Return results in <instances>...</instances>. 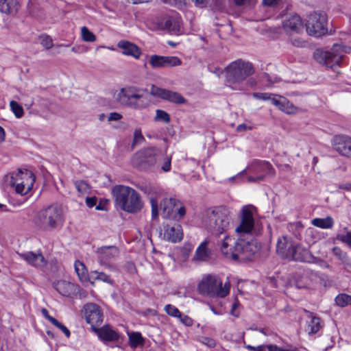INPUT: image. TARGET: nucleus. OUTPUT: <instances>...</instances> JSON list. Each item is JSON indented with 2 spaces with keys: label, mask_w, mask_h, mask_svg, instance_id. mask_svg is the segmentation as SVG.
<instances>
[{
  "label": "nucleus",
  "mask_w": 351,
  "mask_h": 351,
  "mask_svg": "<svg viewBox=\"0 0 351 351\" xmlns=\"http://www.w3.org/2000/svg\"><path fill=\"white\" fill-rule=\"evenodd\" d=\"M232 217V212L230 208L215 207L207 211L204 221V226L212 234L220 235L230 228Z\"/></svg>",
  "instance_id": "f257e3e1"
},
{
  "label": "nucleus",
  "mask_w": 351,
  "mask_h": 351,
  "mask_svg": "<svg viewBox=\"0 0 351 351\" xmlns=\"http://www.w3.org/2000/svg\"><path fill=\"white\" fill-rule=\"evenodd\" d=\"M116 204L123 210L128 213H136L141 210L143 202L140 194L134 189L117 185L112 191Z\"/></svg>",
  "instance_id": "f03ea898"
},
{
  "label": "nucleus",
  "mask_w": 351,
  "mask_h": 351,
  "mask_svg": "<svg viewBox=\"0 0 351 351\" xmlns=\"http://www.w3.org/2000/svg\"><path fill=\"white\" fill-rule=\"evenodd\" d=\"M230 282L229 280L223 284L217 276L208 274L204 276L197 286V291L202 295L225 298L230 293Z\"/></svg>",
  "instance_id": "7ed1b4c3"
},
{
  "label": "nucleus",
  "mask_w": 351,
  "mask_h": 351,
  "mask_svg": "<svg viewBox=\"0 0 351 351\" xmlns=\"http://www.w3.org/2000/svg\"><path fill=\"white\" fill-rule=\"evenodd\" d=\"M252 62L238 59L230 62L224 69L226 80L231 84H239L254 73Z\"/></svg>",
  "instance_id": "20e7f679"
},
{
  "label": "nucleus",
  "mask_w": 351,
  "mask_h": 351,
  "mask_svg": "<svg viewBox=\"0 0 351 351\" xmlns=\"http://www.w3.org/2000/svg\"><path fill=\"white\" fill-rule=\"evenodd\" d=\"M346 52V47L335 44L330 50L317 49L313 53V58L319 64L333 69L335 66L340 65Z\"/></svg>",
  "instance_id": "39448f33"
},
{
  "label": "nucleus",
  "mask_w": 351,
  "mask_h": 351,
  "mask_svg": "<svg viewBox=\"0 0 351 351\" xmlns=\"http://www.w3.org/2000/svg\"><path fill=\"white\" fill-rule=\"evenodd\" d=\"M248 171L251 175L247 177L248 182H258L263 181L266 176L275 175V170L271 165L265 160H254L240 174Z\"/></svg>",
  "instance_id": "423d86ee"
},
{
  "label": "nucleus",
  "mask_w": 351,
  "mask_h": 351,
  "mask_svg": "<svg viewBox=\"0 0 351 351\" xmlns=\"http://www.w3.org/2000/svg\"><path fill=\"white\" fill-rule=\"evenodd\" d=\"M327 14L322 11L311 13L306 23V32L315 37H320L327 34Z\"/></svg>",
  "instance_id": "0eeeda50"
},
{
  "label": "nucleus",
  "mask_w": 351,
  "mask_h": 351,
  "mask_svg": "<svg viewBox=\"0 0 351 351\" xmlns=\"http://www.w3.org/2000/svg\"><path fill=\"white\" fill-rule=\"evenodd\" d=\"M34 182L35 176L31 171L19 169L12 173L10 184L17 193L23 195L32 190Z\"/></svg>",
  "instance_id": "6e6552de"
},
{
  "label": "nucleus",
  "mask_w": 351,
  "mask_h": 351,
  "mask_svg": "<svg viewBox=\"0 0 351 351\" xmlns=\"http://www.w3.org/2000/svg\"><path fill=\"white\" fill-rule=\"evenodd\" d=\"M62 209L52 205L40 212L37 223L44 230H51L62 223Z\"/></svg>",
  "instance_id": "1a4fd4ad"
},
{
  "label": "nucleus",
  "mask_w": 351,
  "mask_h": 351,
  "mask_svg": "<svg viewBox=\"0 0 351 351\" xmlns=\"http://www.w3.org/2000/svg\"><path fill=\"white\" fill-rule=\"evenodd\" d=\"M158 152L154 147L140 150L132 156V163L140 169H149L156 166Z\"/></svg>",
  "instance_id": "9d476101"
},
{
  "label": "nucleus",
  "mask_w": 351,
  "mask_h": 351,
  "mask_svg": "<svg viewBox=\"0 0 351 351\" xmlns=\"http://www.w3.org/2000/svg\"><path fill=\"white\" fill-rule=\"evenodd\" d=\"M161 215L165 219L179 220L186 214L182 204L175 198H165L160 204Z\"/></svg>",
  "instance_id": "9b49d317"
},
{
  "label": "nucleus",
  "mask_w": 351,
  "mask_h": 351,
  "mask_svg": "<svg viewBox=\"0 0 351 351\" xmlns=\"http://www.w3.org/2000/svg\"><path fill=\"white\" fill-rule=\"evenodd\" d=\"M253 96L257 99L271 101L272 104L287 114H295L299 112L298 108L289 102V101L284 97L274 95L267 93H254Z\"/></svg>",
  "instance_id": "f8f14e48"
},
{
  "label": "nucleus",
  "mask_w": 351,
  "mask_h": 351,
  "mask_svg": "<svg viewBox=\"0 0 351 351\" xmlns=\"http://www.w3.org/2000/svg\"><path fill=\"white\" fill-rule=\"evenodd\" d=\"M117 100L123 105L134 108H144L147 105V100L143 95L134 93L132 89H120Z\"/></svg>",
  "instance_id": "ddd939ff"
},
{
  "label": "nucleus",
  "mask_w": 351,
  "mask_h": 351,
  "mask_svg": "<svg viewBox=\"0 0 351 351\" xmlns=\"http://www.w3.org/2000/svg\"><path fill=\"white\" fill-rule=\"evenodd\" d=\"M255 208L252 205L244 206L241 210L240 223L235 231L238 234H250L254 226Z\"/></svg>",
  "instance_id": "4468645a"
},
{
  "label": "nucleus",
  "mask_w": 351,
  "mask_h": 351,
  "mask_svg": "<svg viewBox=\"0 0 351 351\" xmlns=\"http://www.w3.org/2000/svg\"><path fill=\"white\" fill-rule=\"evenodd\" d=\"M84 317L91 326L92 330L103 322L104 315L100 307L94 303H88L84 306Z\"/></svg>",
  "instance_id": "2eb2a0df"
},
{
  "label": "nucleus",
  "mask_w": 351,
  "mask_h": 351,
  "mask_svg": "<svg viewBox=\"0 0 351 351\" xmlns=\"http://www.w3.org/2000/svg\"><path fill=\"white\" fill-rule=\"evenodd\" d=\"M241 245V237L237 241L230 236H226L221 243L220 250L222 254L228 259L238 260L239 246Z\"/></svg>",
  "instance_id": "dca6fc26"
},
{
  "label": "nucleus",
  "mask_w": 351,
  "mask_h": 351,
  "mask_svg": "<svg viewBox=\"0 0 351 351\" xmlns=\"http://www.w3.org/2000/svg\"><path fill=\"white\" fill-rule=\"evenodd\" d=\"M96 254L100 264L110 268V261L115 259L119 254V249L113 245L101 247L97 249Z\"/></svg>",
  "instance_id": "f3484780"
},
{
  "label": "nucleus",
  "mask_w": 351,
  "mask_h": 351,
  "mask_svg": "<svg viewBox=\"0 0 351 351\" xmlns=\"http://www.w3.org/2000/svg\"><path fill=\"white\" fill-rule=\"evenodd\" d=\"M332 145L334 149L339 154L351 158V137L345 135L335 136Z\"/></svg>",
  "instance_id": "a211bd4d"
},
{
  "label": "nucleus",
  "mask_w": 351,
  "mask_h": 351,
  "mask_svg": "<svg viewBox=\"0 0 351 351\" xmlns=\"http://www.w3.org/2000/svg\"><path fill=\"white\" fill-rule=\"evenodd\" d=\"M259 246L254 241H246L241 238V245L239 246L238 260H252L258 252Z\"/></svg>",
  "instance_id": "6ab92c4d"
},
{
  "label": "nucleus",
  "mask_w": 351,
  "mask_h": 351,
  "mask_svg": "<svg viewBox=\"0 0 351 351\" xmlns=\"http://www.w3.org/2000/svg\"><path fill=\"white\" fill-rule=\"evenodd\" d=\"M282 27L288 34H298L302 29V21L297 14H290L282 21Z\"/></svg>",
  "instance_id": "aec40b11"
},
{
  "label": "nucleus",
  "mask_w": 351,
  "mask_h": 351,
  "mask_svg": "<svg viewBox=\"0 0 351 351\" xmlns=\"http://www.w3.org/2000/svg\"><path fill=\"white\" fill-rule=\"evenodd\" d=\"M294 244L291 237L282 236L277 240L276 253L282 258L289 260Z\"/></svg>",
  "instance_id": "412c9836"
},
{
  "label": "nucleus",
  "mask_w": 351,
  "mask_h": 351,
  "mask_svg": "<svg viewBox=\"0 0 351 351\" xmlns=\"http://www.w3.org/2000/svg\"><path fill=\"white\" fill-rule=\"evenodd\" d=\"M289 260L311 263L314 257L310 251L300 243H295Z\"/></svg>",
  "instance_id": "4be33fe9"
},
{
  "label": "nucleus",
  "mask_w": 351,
  "mask_h": 351,
  "mask_svg": "<svg viewBox=\"0 0 351 351\" xmlns=\"http://www.w3.org/2000/svg\"><path fill=\"white\" fill-rule=\"evenodd\" d=\"M162 234L164 239L172 243L179 242L183 238L182 229L179 224L164 226Z\"/></svg>",
  "instance_id": "5701e85b"
},
{
  "label": "nucleus",
  "mask_w": 351,
  "mask_h": 351,
  "mask_svg": "<svg viewBox=\"0 0 351 351\" xmlns=\"http://www.w3.org/2000/svg\"><path fill=\"white\" fill-rule=\"evenodd\" d=\"M151 94L176 104L186 102V99L180 94L170 89H152Z\"/></svg>",
  "instance_id": "b1692460"
},
{
  "label": "nucleus",
  "mask_w": 351,
  "mask_h": 351,
  "mask_svg": "<svg viewBox=\"0 0 351 351\" xmlns=\"http://www.w3.org/2000/svg\"><path fill=\"white\" fill-rule=\"evenodd\" d=\"M93 331L103 341H116L119 339V333L109 325H104L101 328H94Z\"/></svg>",
  "instance_id": "393cba45"
},
{
  "label": "nucleus",
  "mask_w": 351,
  "mask_h": 351,
  "mask_svg": "<svg viewBox=\"0 0 351 351\" xmlns=\"http://www.w3.org/2000/svg\"><path fill=\"white\" fill-rule=\"evenodd\" d=\"M117 47L122 49V53L125 56L138 59L141 55V49L131 42L124 40H120L117 43Z\"/></svg>",
  "instance_id": "a878e982"
},
{
  "label": "nucleus",
  "mask_w": 351,
  "mask_h": 351,
  "mask_svg": "<svg viewBox=\"0 0 351 351\" xmlns=\"http://www.w3.org/2000/svg\"><path fill=\"white\" fill-rule=\"evenodd\" d=\"M19 256L28 264L38 267H43L46 265V261L40 253L28 252L19 254Z\"/></svg>",
  "instance_id": "bb28decb"
},
{
  "label": "nucleus",
  "mask_w": 351,
  "mask_h": 351,
  "mask_svg": "<svg viewBox=\"0 0 351 351\" xmlns=\"http://www.w3.org/2000/svg\"><path fill=\"white\" fill-rule=\"evenodd\" d=\"M54 287L61 295L67 297L71 296L77 290L76 285L65 280L58 281L55 283Z\"/></svg>",
  "instance_id": "cd10ccee"
},
{
  "label": "nucleus",
  "mask_w": 351,
  "mask_h": 351,
  "mask_svg": "<svg viewBox=\"0 0 351 351\" xmlns=\"http://www.w3.org/2000/svg\"><path fill=\"white\" fill-rule=\"evenodd\" d=\"M18 0H0V12L8 15H14L20 8Z\"/></svg>",
  "instance_id": "c85d7f7f"
},
{
  "label": "nucleus",
  "mask_w": 351,
  "mask_h": 351,
  "mask_svg": "<svg viewBox=\"0 0 351 351\" xmlns=\"http://www.w3.org/2000/svg\"><path fill=\"white\" fill-rule=\"evenodd\" d=\"M208 241L205 240L198 246L193 256V260L196 261H206L210 254V251L208 248Z\"/></svg>",
  "instance_id": "c756f323"
},
{
  "label": "nucleus",
  "mask_w": 351,
  "mask_h": 351,
  "mask_svg": "<svg viewBox=\"0 0 351 351\" xmlns=\"http://www.w3.org/2000/svg\"><path fill=\"white\" fill-rule=\"evenodd\" d=\"M171 158L165 155L159 150L156 166L160 167L164 172H168L171 170Z\"/></svg>",
  "instance_id": "7c9ffc66"
},
{
  "label": "nucleus",
  "mask_w": 351,
  "mask_h": 351,
  "mask_svg": "<svg viewBox=\"0 0 351 351\" xmlns=\"http://www.w3.org/2000/svg\"><path fill=\"white\" fill-rule=\"evenodd\" d=\"M158 29L176 32L178 30V25L173 19L167 17L158 24Z\"/></svg>",
  "instance_id": "2f4dec72"
},
{
  "label": "nucleus",
  "mask_w": 351,
  "mask_h": 351,
  "mask_svg": "<svg viewBox=\"0 0 351 351\" xmlns=\"http://www.w3.org/2000/svg\"><path fill=\"white\" fill-rule=\"evenodd\" d=\"M74 267L75 272L81 282H88L89 280L88 270L82 262L76 261L74 264Z\"/></svg>",
  "instance_id": "473e14b6"
},
{
  "label": "nucleus",
  "mask_w": 351,
  "mask_h": 351,
  "mask_svg": "<svg viewBox=\"0 0 351 351\" xmlns=\"http://www.w3.org/2000/svg\"><path fill=\"white\" fill-rule=\"evenodd\" d=\"M128 336L129 345L132 348H136L144 344L145 339L139 332H128Z\"/></svg>",
  "instance_id": "72a5a7b5"
},
{
  "label": "nucleus",
  "mask_w": 351,
  "mask_h": 351,
  "mask_svg": "<svg viewBox=\"0 0 351 351\" xmlns=\"http://www.w3.org/2000/svg\"><path fill=\"white\" fill-rule=\"evenodd\" d=\"M312 224L316 227L323 229H330L334 225L333 219L328 216L326 218H315L311 221Z\"/></svg>",
  "instance_id": "f704fd0d"
},
{
  "label": "nucleus",
  "mask_w": 351,
  "mask_h": 351,
  "mask_svg": "<svg viewBox=\"0 0 351 351\" xmlns=\"http://www.w3.org/2000/svg\"><path fill=\"white\" fill-rule=\"evenodd\" d=\"M312 285L313 282L308 272L304 273L295 281V286L299 289L308 288L312 287Z\"/></svg>",
  "instance_id": "c9c22d12"
},
{
  "label": "nucleus",
  "mask_w": 351,
  "mask_h": 351,
  "mask_svg": "<svg viewBox=\"0 0 351 351\" xmlns=\"http://www.w3.org/2000/svg\"><path fill=\"white\" fill-rule=\"evenodd\" d=\"M91 278L93 280H99L104 282L108 283L110 285L113 284V280L111 279L110 276L107 275L104 272H99L97 271H92L90 272Z\"/></svg>",
  "instance_id": "e433bc0d"
},
{
  "label": "nucleus",
  "mask_w": 351,
  "mask_h": 351,
  "mask_svg": "<svg viewBox=\"0 0 351 351\" xmlns=\"http://www.w3.org/2000/svg\"><path fill=\"white\" fill-rule=\"evenodd\" d=\"M75 187L80 195L89 193L90 187L89 184L83 180H77L74 183Z\"/></svg>",
  "instance_id": "4c0bfd02"
},
{
  "label": "nucleus",
  "mask_w": 351,
  "mask_h": 351,
  "mask_svg": "<svg viewBox=\"0 0 351 351\" xmlns=\"http://www.w3.org/2000/svg\"><path fill=\"white\" fill-rule=\"evenodd\" d=\"M164 64L165 67H173L180 66L182 60L177 56H163Z\"/></svg>",
  "instance_id": "58836bf2"
},
{
  "label": "nucleus",
  "mask_w": 351,
  "mask_h": 351,
  "mask_svg": "<svg viewBox=\"0 0 351 351\" xmlns=\"http://www.w3.org/2000/svg\"><path fill=\"white\" fill-rule=\"evenodd\" d=\"M149 62L154 69L165 68L163 56L152 55Z\"/></svg>",
  "instance_id": "ea45409f"
},
{
  "label": "nucleus",
  "mask_w": 351,
  "mask_h": 351,
  "mask_svg": "<svg viewBox=\"0 0 351 351\" xmlns=\"http://www.w3.org/2000/svg\"><path fill=\"white\" fill-rule=\"evenodd\" d=\"M335 303L341 307H344L348 304L351 305V296L346 293L339 294L335 298Z\"/></svg>",
  "instance_id": "a19ab883"
},
{
  "label": "nucleus",
  "mask_w": 351,
  "mask_h": 351,
  "mask_svg": "<svg viewBox=\"0 0 351 351\" xmlns=\"http://www.w3.org/2000/svg\"><path fill=\"white\" fill-rule=\"evenodd\" d=\"M309 332L314 334L322 328L321 320L319 317L311 315V319L308 324Z\"/></svg>",
  "instance_id": "79ce46f5"
},
{
  "label": "nucleus",
  "mask_w": 351,
  "mask_h": 351,
  "mask_svg": "<svg viewBox=\"0 0 351 351\" xmlns=\"http://www.w3.org/2000/svg\"><path fill=\"white\" fill-rule=\"evenodd\" d=\"M81 36L85 42L93 43L96 40V36L85 26L81 28Z\"/></svg>",
  "instance_id": "37998d69"
},
{
  "label": "nucleus",
  "mask_w": 351,
  "mask_h": 351,
  "mask_svg": "<svg viewBox=\"0 0 351 351\" xmlns=\"http://www.w3.org/2000/svg\"><path fill=\"white\" fill-rule=\"evenodd\" d=\"M154 121L168 123L170 121V116L167 112L162 110H157L156 111Z\"/></svg>",
  "instance_id": "c03bdc74"
},
{
  "label": "nucleus",
  "mask_w": 351,
  "mask_h": 351,
  "mask_svg": "<svg viewBox=\"0 0 351 351\" xmlns=\"http://www.w3.org/2000/svg\"><path fill=\"white\" fill-rule=\"evenodd\" d=\"M11 110L14 114L16 118H21L24 114L23 109L16 101H11L10 103Z\"/></svg>",
  "instance_id": "a18cd8bd"
},
{
  "label": "nucleus",
  "mask_w": 351,
  "mask_h": 351,
  "mask_svg": "<svg viewBox=\"0 0 351 351\" xmlns=\"http://www.w3.org/2000/svg\"><path fill=\"white\" fill-rule=\"evenodd\" d=\"M165 312L170 316L173 317H181V312L175 306L167 304L165 306Z\"/></svg>",
  "instance_id": "49530a36"
},
{
  "label": "nucleus",
  "mask_w": 351,
  "mask_h": 351,
  "mask_svg": "<svg viewBox=\"0 0 351 351\" xmlns=\"http://www.w3.org/2000/svg\"><path fill=\"white\" fill-rule=\"evenodd\" d=\"M40 44L46 49H49L53 46V40L47 35H42L40 36Z\"/></svg>",
  "instance_id": "de8ad7c7"
},
{
  "label": "nucleus",
  "mask_w": 351,
  "mask_h": 351,
  "mask_svg": "<svg viewBox=\"0 0 351 351\" xmlns=\"http://www.w3.org/2000/svg\"><path fill=\"white\" fill-rule=\"evenodd\" d=\"M337 239L351 248V231L347 232L346 234H337Z\"/></svg>",
  "instance_id": "09e8293b"
},
{
  "label": "nucleus",
  "mask_w": 351,
  "mask_h": 351,
  "mask_svg": "<svg viewBox=\"0 0 351 351\" xmlns=\"http://www.w3.org/2000/svg\"><path fill=\"white\" fill-rule=\"evenodd\" d=\"M199 341L208 348H214L216 345L215 339L208 337H199Z\"/></svg>",
  "instance_id": "8fccbe9b"
},
{
  "label": "nucleus",
  "mask_w": 351,
  "mask_h": 351,
  "mask_svg": "<svg viewBox=\"0 0 351 351\" xmlns=\"http://www.w3.org/2000/svg\"><path fill=\"white\" fill-rule=\"evenodd\" d=\"M332 253L335 256H336L341 261H345L347 258L346 253L343 252L341 250V249L339 247H333Z\"/></svg>",
  "instance_id": "3c124183"
},
{
  "label": "nucleus",
  "mask_w": 351,
  "mask_h": 351,
  "mask_svg": "<svg viewBox=\"0 0 351 351\" xmlns=\"http://www.w3.org/2000/svg\"><path fill=\"white\" fill-rule=\"evenodd\" d=\"M52 324L54 325L58 328H59L65 335L66 337H70L71 333L69 330L62 324L59 322L57 319H56Z\"/></svg>",
  "instance_id": "603ef678"
},
{
  "label": "nucleus",
  "mask_w": 351,
  "mask_h": 351,
  "mask_svg": "<svg viewBox=\"0 0 351 351\" xmlns=\"http://www.w3.org/2000/svg\"><path fill=\"white\" fill-rule=\"evenodd\" d=\"M144 140V137L140 130H136L134 133V144L141 143Z\"/></svg>",
  "instance_id": "864d4df0"
},
{
  "label": "nucleus",
  "mask_w": 351,
  "mask_h": 351,
  "mask_svg": "<svg viewBox=\"0 0 351 351\" xmlns=\"http://www.w3.org/2000/svg\"><path fill=\"white\" fill-rule=\"evenodd\" d=\"M262 80L268 82L269 85H271L277 82L278 81V79L276 77L270 76L267 73H265L262 77Z\"/></svg>",
  "instance_id": "5fc2aeb1"
},
{
  "label": "nucleus",
  "mask_w": 351,
  "mask_h": 351,
  "mask_svg": "<svg viewBox=\"0 0 351 351\" xmlns=\"http://www.w3.org/2000/svg\"><path fill=\"white\" fill-rule=\"evenodd\" d=\"M253 128L254 127L252 125H247L245 123H241L237 125L236 131L237 132H243L245 131H251L253 130Z\"/></svg>",
  "instance_id": "6e6d98bb"
},
{
  "label": "nucleus",
  "mask_w": 351,
  "mask_h": 351,
  "mask_svg": "<svg viewBox=\"0 0 351 351\" xmlns=\"http://www.w3.org/2000/svg\"><path fill=\"white\" fill-rule=\"evenodd\" d=\"M180 322L187 326H191L193 324V319L189 317L188 315H182L181 314V317H178Z\"/></svg>",
  "instance_id": "4d7b16f0"
},
{
  "label": "nucleus",
  "mask_w": 351,
  "mask_h": 351,
  "mask_svg": "<svg viewBox=\"0 0 351 351\" xmlns=\"http://www.w3.org/2000/svg\"><path fill=\"white\" fill-rule=\"evenodd\" d=\"M150 202H151V205H152V215H153V217H156L158 215V203H157V201L154 199H151Z\"/></svg>",
  "instance_id": "13d9d810"
},
{
  "label": "nucleus",
  "mask_w": 351,
  "mask_h": 351,
  "mask_svg": "<svg viewBox=\"0 0 351 351\" xmlns=\"http://www.w3.org/2000/svg\"><path fill=\"white\" fill-rule=\"evenodd\" d=\"M97 197H86V204L88 207L92 208L97 204Z\"/></svg>",
  "instance_id": "bf43d9fd"
},
{
  "label": "nucleus",
  "mask_w": 351,
  "mask_h": 351,
  "mask_svg": "<svg viewBox=\"0 0 351 351\" xmlns=\"http://www.w3.org/2000/svg\"><path fill=\"white\" fill-rule=\"evenodd\" d=\"M122 118V115L118 112H111L110 113L108 120L109 121H118Z\"/></svg>",
  "instance_id": "052dcab7"
},
{
  "label": "nucleus",
  "mask_w": 351,
  "mask_h": 351,
  "mask_svg": "<svg viewBox=\"0 0 351 351\" xmlns=\"http://www.w3.org/2000/svg\"><path fill=\"white\" fill-rule=\"evenodd\" d=\"M41 313H42L43 315L47 319H48L51 324H53L54 322V321L56 320V319L54 317H51V315H49V313H48L47 309L43 308L41 310Z\"/></svg>",
  "instance_id": "680f3d73"
},
{
  "label": "nucleus",
  "mask_w": 351,
  "mask_h": 351,
  "mask_svg": "<svg viewBox=\"0 0 351 351\" xmlns=\"http://www.w3.org/2000/svg\"><path fill=\"white\" fill-rule=\"evenodd\" d=\"M234 3L237 6H241L246 4H250L251 3L254 2V0H233Z\"/></svg>",
  "instance_id": "e2e57ef3"
},
{
  "label": "nucleus",
  "mask_w": 351,
  "mask_h": 351,
  "mask_svg": "<svg viewBox=\"0 0 351 351\" xmlns=\"http://www.w3.org/2000/svg\"><path fill=\"white\" fill-rule=\"evenodd\" d=\"M291 44L295 47H302L304 45V42L300 38H293L291 40Z\"/></svg>",
  "instance_id": "0e129e2a"
},
{
  "label": "nucleus",
  "mask_w": 351,
  "mask_h": 351,
  "mask_svg": "<svg viewBox=\"0 0 351 351\" xmlns=\"http://www.w3.org/2000/svg\"><path fill=\"white\" fill-rule=\"evenodd\" d=\"M265 351H278L279 347L276 345H264Z\"/></svg>",
  "instance_id": "69168bd1"
},
{
  "label": "nucleus",
  "mask_w": 351,
  "mask_h": 351,
  "mask_svg": "<svg viewBox=\"0 0 351 351\" xmlns=\"http://www.w3.org/2000/svg\"><path fill=\"white\" fill-rule=\"evenodd\" d=\"M247 348L251 351H265L264 345H261L256 347L252 346H247Z\"/></svg>",
  "instance_id": "338daca9"
},
{
  "label": "nucleus",
  "mask_w": 351,
  "mask_h": 351,
  "mask_svg": "<svg viewBox=\"0 0 351 351\" xmlns=\"http://www.w3.org/2000/svg\"><path fill=\"white\" fill-rule=\"evenodd\" d=\"M339 188L341 189L348 191H351V184L350 183L343 184L339 185Z\"/></svg>",
  "instance_id": "774afa93"
}]
</instances>
